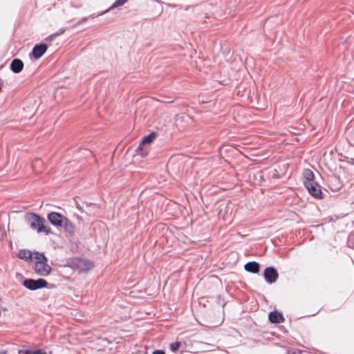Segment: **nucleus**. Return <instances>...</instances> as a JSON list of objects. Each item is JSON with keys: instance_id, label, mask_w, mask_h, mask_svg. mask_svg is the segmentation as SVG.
I'll return each instance as SVG.
<instances>
[{"instance_id": "f257e3e1", "label": "nucleus", "mask_w": 354, "mask_h": 354, "mask_svg": "<svg viewBox=\"0 0 354 354\" xmlns=\"http://www.w3.org/2000/svg\"><path fill=\"white\" fill-rule=\"evenodd\" d=\"M33 263L35 272L41 276H48L52 272V267L48 263V258L43 253L34 252Z\"/></svg>"}, {"instance_id": "f03ea898", "label": "nucleus", "mask_w": 354, "mask_h": 354, "mask_svg": "<svg viewBox=\"0 0 354 354\" xmlns=\"http://www.w3.org/2000/svg\"><path fill=\"white\" fill-rule=\"evenodd\" d=\"M70 266L80 272L88 273L94 269L95 263L86 258L75 257L71 259Z\"/></svg>"}, {"instance_id": "7ed1b4c3", "label": "nucleus", "mask_w": 354, "mask_h": 354, "mask_svg": "<svg viewBox=\"0 0 354 354\" xmlns=\"http://www.w3.org/2000/svg\"><path fill=\"white\" fill-rule=\"evenodd\" d=\"M47 218L48 221L55 226L64 229H68L71 226V223L66 217L57 212L48 214Z\"/></svg>"}, {"instance_id": "20e7f679", "label": "nucleus", "mask_w": 354, "mask_h": 354, "mask_svg": "<svg viewBox=\"0 0 354 354\" xmlns=\"http://www.w3.org/2000/svg\"><path fill=\"white\" fill-rule=\"evenodd\" d=\"M23 286L28 290L34 291L39 289H44L48 287V282L42 278L37 279H27L24 281Z\"/></svg>"}, {"instance_id": "39448f33", "label": "nucleus", "mask_w": 354, "mask_h": 354, "mask_svg": "<svg viewBox=\"0 0 354 354\" xmlns=\"http://www.w3.org/2000/svg\"><path fill=\"white\" fill-rule=\"evenodd\" d=\"M32 226L37 230L38 232H44L46 234L50 233V228L44 224V220L37 216L33 215L31 220Z\"/></svg>"}, {"instance_id": "423d86ee", "label": "nucleus", "mask_w": 354, "mask_h": 354, "mask_svg": "<svg viewBox=\"0 0 354 354\" xmlns=\"http://www.w3.org/2000/svg\"><path fill=\"white\" fill-rule=\"evenodd\" d=\"M263 277L265 281L271 284L277 280L279 274L274 267H267L264 270Z\"/></svg>"}, {"instance_id": "0eeeda50", "label": "nucleus", "mask_w": 354, "mask_h": 354, "mask_svg": "<svg viewBox=\"0 0 354 354\" xmlns=\"http://www.w3.org/2000/svg\"><path fill=\"white\" fill-rule=\"evenodd\" d=\"M304 186L312 196L317 199L322 198V192L320 185L316 181L312 182V183L307 184Z\"/></svg>"}, {"instance_id": "6e6552de", "label": "nucleus", "mask_w": 354, "mask_h": 354, "mask_svg": "<svg viewBox=\"0 0 354 354\" xmlns=\"http://www.w3.org/2000/svg\"><path fill=\"white\" fill-rule=\"evenodd\" d=\"M47 48L48 47L46 44H41L36 45L33 48L30 55L33 59H37L44 55Z\"/></svg>"}, {"instance_id": "1a4fd4ad", "label": "nucleus", "mask_w": 354, "mask_h": 354, "mask_svg": "<svg viewBox=\"0 0 354 354\" xmlns=\"http://www.w3.org/2000/svg\"><path fill=\"white\" fill-rule=\"evenodd\" d=\"M10 68L15 73H19L23 71L24 63L19 59H15L10 64Z\"/></svg>"}, {"instance_id": "9d476101", "label": "nucleus", "mask_w": 354, "mask_h": 354, "mask_svg": "<svg viewBox=\"0 0 354 354\" xmlns=\"http://www.w3.org/2000/svg\"><path fill=\"white\" fill-rule=\"evenodd\" d=\"M33 256H34V252H32L30 250H26V249L19 250L18 252V254H17V257L19 259H23L26 261H33Z\"/></svg>"}, {"instance_id": "9b49d317", "label": "nucleus", "mask_w": 354, "mask_h": 354, "mask_svg": "<svg viewBox=\"0 0 354 354\" xmlns=\"http://www.w3.org/2000/svg\"><path fill=\"white\" fill-rule=\"evenodd\" d=\"M245 270L254 274L258 273L260 269V265L256 261H250L245 264Z\"/></svg>"}, {"instance_id": "f8f14e48", "label": "nucleus", "mask_w": 354, "mask_h": 354, "mask_svg": "<svg viewBox=\"0 0 354 354\" xmlns=\"http://www.w3.org/2000/svg\"><path fill=\"white\" fill-rule=\"evenodd\" d=\"M268 318L270 322L273 324L281 323L284 320L282 314L277 311L270 312Z\"/></svg>"}, {"instance_id": "ddd939ff", "label": "nucleus", "mask_w": 354, "mask_h": 354, "mask_svg": "<svg viewBox=\"0 0 354 354\" xmlns=\"http://www.w3.org/2000/svg\"><path fill=\"white\" fill-rule=\"evenodd\" d=\"M303 178H304V185H306L307 184L312 183V182L315 180V175L313 172L309 169H306L304 170L303 172Z\"/></svg>"}, {"instance_id": "4468645a", "label": "nucleus", "mask_w": 354, "mask_h": 354, "mask_svg": "<svg viewBox=\"0 0 354 354\" xmlns=\"http://www.w3.org/2000/svg\"><path fill=\"white\" fill-rule=\"evenodd\" d=\"M154 138H155L154 134H149V135L144 137L138 147V149L142 150L144 146L145 145H149L150 143H151L153 142Z\"/></svg>"}, {"instance_id": "2eb2a0df", "label": "nucleus", "mask_w": 354, "mask_h": 354, "mask_svg": "<svg viewBox=\"0 0 354 354\" xmlns=\"http://www.w3.org/2000/svg\"><path fill=\"white\" fill-rule=\"evenodd\" d=\"M126 1L127 0H117L116 2L112 6V7L110 8V9L120 6L123 5Z\"/></svg>"}, {"instance_id": "dca6fc26", "label": "nucleus", "mask_w": 354, "mask_h": 354, "mask_svg": "<svg viewBox=\"0 0 354 354\" xmlns=\"http://www.w3.org/2000/svg\"><path fill=\"white\" fill-rule=\"evenodd\" d=\"M180 346V342H174V343H172L171 345H170V348L172 351H177Z\"/></svg>"}, {"instance_id": "f3484780", "label": "nucleus", "mask_w": 354, "mask_h": 354, "mask_svg": "<svg viewBox=\"0 0 354 354\" xmlns=\"http://www.w3.org/2000/svg\"><path fill=\"white\" fill-rule=\"evenodd\" d=\"M207 346H208V344H207L205 343L201 342L200 349H201V351H208Z\"/></svg>"}, {"instance_id": "a211bd4d", "label": "nucleus", "mask_w": 354, "mask_h": 354, "mask_svg": "<svg viewBox=\"0 0 354 354\" xmlns=\"http://www.w3.org/2000/svg\"><path fill=\"white\" fill-rule=\"evenodd\" d=\"M152 354H165V353L162 351L158 350V351H154Z\"/></svg>"}, {"instance_id": "6ab92c4d", "label": "nucleus", "mask_w": 354, "mask_h": 354, "mask_svg": "<svg viewBox=\"0 0 354 354\" xmlns=\"http://www.w3.org/2000/svg\"><path fill=\"white\" fill-rule=\"evenodd\" d=\"M0 354H6V351H2V352H0Z\"/></svg>"}]
</instances>
